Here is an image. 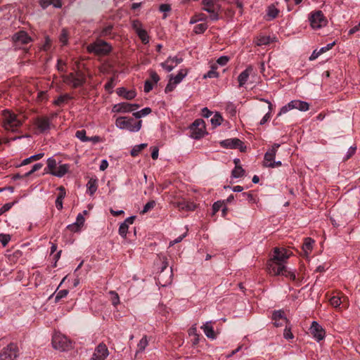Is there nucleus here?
I'll use <instances>...</instances> for the list:
<instances>
[{
  "label": "nucleus",
  "mask_w": 360,
  "mask_h": 360,
  "mask_svg": "<svg viewBox=\"0 0 360 360\" xmlns=\"http://www.w3.org/2000/svg\"><path fill=\"white\" fill-rule=\"evenodd\" d=\"M68 294V290H61L59 291H55V292L50 297V298L54 297L55 302H58L61 299L65 297Z\"/></svg>",
  "instance_id": "obj_33"
},
{
  "label": "nucleus",
  "mask_w": 360,
  "mask_h": 360,
  "mask_svg": "<svg viewBox=\"0 0 360 360\" xmlns=\"http://www.w3.org/2000/svg\"><path fill=\"white\" fill-rule=\"evenodd\" d=\"M141 120L135 122L133 117H120L116 120V127L120 129H127L131 132H137L141 128Z\"/></svg>",
  "instance_id": "obj_3"
},
{
  "label": "nucleus",
  "mask_w": 360,
  "mask_h": 360,
  "mask_svg": "<svg viewBox=\"0 0 360 360\" xmlns=\"http://www.w3.org/2000/svg\"><path fill=\"white\" fill-rule=\"evenodd\" d=\"M176 85V84H174V82L169 79V81L165 89V92L167 94L172 91L175 89Z\"/></svg>",
  "instance_id": "obj_55"
},
{
  "label": "nucleus",
  "mask_w": 360,
  "mask_h": 360,
  "mask_svg": "<svg viewBox=\"0 0 360 360\" xmlns=\"http://www.w3.org/2000/svg\"><path fill=\"white\" fill-rule=\"evenodd\" d=\"M278 10L274 6H269L268 8L267 15L271 18H275L278 14Z\"/></svg>",
  "instance_id": "obj_51"
},
{
  "label": "nucleus",
  "mask_w": 360,
  "mask_h": 360,
  "mask_svg": "<svg viewBox=\"0 0 360 360\" xmlns=\"http://www.w3.org/2000/svg\"><path fill=\"white\" fill-rule=\"evenodd\" d=\"M2 118L4 126L7 130L15 131L22 124V122L18 118L17 115L8 109L2 111Z\"/></svg>",
  "instance_id": "obj_2"
},
{
  "label": "nucleus",
  "mask_w": 360,
  "mask_h": 360,
  "mask_svg": "<svg viewBox=\"0 0 360 360\" xmlns=\"http://www.w3.org/2000/svg\"><path fill=\"white\" fill-rule=\"evenodd\" d=\"M273 271L271 273L275 276L281 275L290 280L295 281L296 278L295 273L288 269L285 265L278 266L277 264H273Z\"/></svg>",
  "instance_id": "obj_13"
},
{
  "label": "nucleus",
  "mask_w": 360,
  "mask_h": 360,
  "mask_svg": "<svg viewBox=\"0 0 360 360\" xmlns=\"http://www.w3.org/2000/svg\"><path fill=\"white\" fill-rule=\"evenodd\" d=\"M225 204L224 200H218L212 205V214H215L222 207L223 205Z\"/></svg>",
  "instance_id": "obj_46"
},
{
  "label": "nucleus",
  "mask_w": 360,
  "mask_h": 360,
  "mask_svg": "<svg viewBox=\"0 0 360 360\" xmlns=\"http://www.w3.org/2000/svg\"><path fill=\"white\" fill-rule=\"evenodd\" d=\"M70 166L68 164L60 165L56 171L49 172L46 170V173H50L57 177H63L69 170Z\"/></svg>",
  "instance_id": "obj_23"
},
{
  "label": "nucleus",
  "mask_w": 360,
  "mask_h": 360,
  "mask_svg": "<svg viewBox=\"0 0 360 360\" xmlns=\"http://www.w3.org/2000/svg\"><path fill=\"white\" fill-rule=\"evenodd\" d=\"M109 297L114 307H116L120 303V297L118 294L115 291L109 292Z\"/></svg>",
  "instance_id": "obj_39"
},
{
  "label": "nucleus",
  "mask_w": 360,
  "mask_h": 360,
  "mask_svg": "<svg viewBox=\"0 0 360 360\" xmlns=\"http://www.w3.org/2000/svg\"><path fill=\"white\" fill-rule=\"evenodd\" d=\"M13 205H14V202H8V203H6L5 205H4L0 208V216L1 214H3L4 213H5L6 212L8 211L13 207Z\"/></svg>",
  "instance_id": "obj_58"
},
{
  "label": "nucleus",
  "mask_w": 360,
  "mask_h": 360,
  "mask_svg": "<svg viewBox=\"0 0 360 360\" xmlns=\"http://www.w3.org/2000/svg\"><path fill=\"white\" fill-rule=\"evenodd\" d=\"M290 254L285 248H274L272 258L268 263V269L269 273L273 271V264L278 266H284L285 262L288 259Z\"/></svg>",
  "instance_id": "obj_1"
},
{
  "label": "nucleus",
  "mask_w": 360,
  "mask_h": 360,
  "mask_svg": "<svg viewBox=\"0 0 360 360\" xmlns=\"http://www.w3.org/2000/svg\"><path fill=\"white\" fill-rule=\"evenodd\" d=\"M18 356V347L11 343L0 352V360H15Z\"/></svg>",
  "instance_id": "obj_10"
},
{
  "label": "nucleus",
  "mask_w": 360,
  "mask_h": 360,
  "mask_svg": "<svg viewBox=\"0 0 360 360\" xmlns=\"http://www.w3.org/2000/svg\"><path fill=\"white\" fill-rule=\"evenodd\" d=\"M136 34L143 44H146L149 42V37L145 30H139Z\"/></svg>",
  "instance_id": "obj_37"
},
{
  "label": "nucleus",
  "mask_w": 360,
  "mask_h": 360,
  "mask_svg": "<svg viewBox=\"0 0 360 360\" xmlns=\"http://www.w3.org/2000/svg\"><path fill=\"white\" fill-rule=\"evenodd\" d=\"M63 81L72 85L73 88H78L85 83V77L81 72H77V75H75L74 73H70L68 75L63 77Z\"/></svg>",
  "instance_id": "obj_9"
},
{
  "label": "nucleus",
  "mask_w": 360,
  "mask_h": 360,
  "mask_svg": "<svg viewBox=\"0 0 360 360\" xmlns=\"http://www.w3.org/2000/svg\"><path fill=\"white\" fill-rule=\"evenodd\" d=\"M147 143H141L134 146L130 151L131 155L133 157L137 156L143 148L147 147Z\"/></svg>",
  "instance_id": "obj_35"
},
{
  "label": "nucleus",
  "mask_w": 360,
  "mask_h": 360,
  "mask_svg": "<svg viewBox=\"0 0 360 360\" xmlns=\"http://www.w3.org/2000/svg\"><path fill=\"white\" fill-rule=\"evenodd\" d=\"M42 167H43V164L42 163L34 164L32 166V168L29 172H26L25 174V176H30V175H32L36 171L39 170Z\"/></svg>",
  "instance_id": "obj_49"
},
{
  "label": "nucleus",
  "mask_w": 360,
  "mask_h": 360,
  "mask_svg": "<svg viewBox=\"0 0 360 360\" xmlns=\"http://www.w3.org/2000/svg\"><path fill=\"white\" fill-rule=\"evenodd\" d=\"M12 40L16 47L20 48L21 46L29 44L32 39L26 32L19 31L13 35Z\"/></svg>",
  "instance_id": "obj_12"
},
{
  "label": "nucleus",
  "mask_w": 360,
  "mask_h": 360,
  "mask_svg": "<svg viewBox=\"0 0 360 360\" xmlns=\"http://www.w3.org/2000/svg\"><path fill=\"white\" fill-rule=\"evenodd\" d=\"M271 42L270 37L267 36H262L258 38L257 45V46H263L268 45Z\"/></svg>",
  "instance_id": "obj_41"
},
{
  "label": "nucleus",
  "mask_w": 360,
  "mask_h": 360,
  "mask_svg": "<svg viewBox=\"0 0 360 360\" xmlns=\"http://www.w3.org/2000/svg\"><path fill=\"white\" fill-rule=\"evenodd\" d=\"M282 165L281 161H274L273 160L271 162L269 163H264V166L266 167H270V168H275L278 167Z\"/></svg>",
  "instance_id": "obj_59"
},
{
  "label": "nucleus",
  "mask_w": 360,
  "mask_h": 360,
  "mask_svg": "<svg viewBox=\"0 0 360 360\" xmlns=\"http://www.w3.org/2000/svg\"><path fill=\"white\" fill-rule=\"evenodd\" d=\"M148 342L146 336H143L138 343L139 352H143L147 347Z\"/></svg>",
  "instance_id": "obj_44"
},
{
  "label": "nucleus",
  "mask_w": 360,
  "mask_h": 360,
  "mask_svg": "<svg viewBox=\"0 0 360 360\" xmlns=\"http://www.w3.org/2000/svg\"><path fill=\"white\" fill-rule=\"evenodd\" d=\"M222 120V116L219 112H216L211 118L210 122L214 127H217L221 124Z\"/></svg>",
  "instance_id": "obj_36"
},
{
  "label": "nucleus",
  "mask_w": 360,
  "mask_h": 360,
  "mask_svg": "<svg viewBox=\"0 0 360 360\" xmlns=\"http://www.w3.org/2000/svg\"><path fill=\"white\" fill-rule=\"evenodd\" d=\"M330 302L334 307H338L341 304V300L339 297L334 296L330 300Z\"/></svg>",
  "instance_id": "obj_61"
},
{
  "label": "nucleus",
  "mask_w": 360,
  "mask_h": 360,
  "mask_svg": "<svg viewBox=\"0 0 360 360\" xmlns=\"http://www.w3.org/2000/svg\"><path fill=\"white\" fill-rule=\"evenodd\" d=\"M274 323L275 327H279L283 326V323H288L286 316H273Z\"/></svg>",
  "instance_id": "obj_38"
},
{
  "label": "nucleus",
  "mask_w": 360,
  "mask_h": 360,
  "mask_svg": "<svg viewBox=\"0 0 360 360\" xmlns=\"http://www.w3.org/2000/svg\"><path fill=\"white\" fill-rule=\"evenodd\" d=\"M75 136L82 142L89 141V137L86 136V131L84 129L77 131Z\"/></svg>",
  "instance_id": "obj_40"
},
{
  "label": "nucleus",
  "mask_w": 360,
  "mask_h": 360,
  "mask_svg": "<svg viewBox=\"0 0 360 360\" xmlns=\"http://www.w3.org/2000/svg\"><path fill=\"white\" fill-rule=\"evenodd\" d=\"M281 146L280 143H274L271 148H269L265 153L264 157V163H269L274 160L278 148Z\"/></svg>",
  "instance_id": "obj_19"
},
{
  "label": "nucleus",
  "mask_w": 360,
  "mask_h": 360,
  "mask_svg": "<svg viewBox=\"0 0 360 360\" xmlns=\"http://www.w3.org/2000/svg\"><path fill=\"white\" fill-rule=\"evenodd\" d=\"M212 324V321H207L201 326V329L203 330L204 333L208 338L214 340L217 338V335L214 330Z\"/></svg>",
  "instance_id": "obj_21"
},
{
  "label": "nucleus",
  "mask_w": 360,
  "mask_h": 360,
  "mask_svg": "<svg viewBox=\"0 0 360 360\" xmlns=\"http://www.w3.org/2000/svg\"><path fill=\"white\" fill-rule=\"evenodd\" d=\"M314 243V240L311 238H306L304 239L302 249L305 257H308L309 254L312 250Z\"/></svg>",
  "instance_id": "obj_25"
},
{
  "label": "nucleus",
  "mask_w": 360,
  "mask_h": 360,
  "mask_svg": "<svg viewBox=\"0 0 360 360\" xmlns=\"http://www.w3.org/2000/svg\"><path fill=\"white\" fill-rule=\"evenodd\" d=\"M56 167V161L53 158H49L47 159V167L51 172Z\"/></svg>",
  "instance_id": "obj_53"
},
{
  "label": "nucleus",
  "mask_w": 360,
  "mask_h": 360,
  "mask_svg": "<svg viewBox=\"0 0 360 360\" xmlns=\"http://www.w3.org/2000/svg\"><path fill=\"white\" fill-rule=\"evenodd\" d=\"M244 174L245 170L240 165H236L231 172V177L235 179L242 177Z\"/></svg>",
  "instance_id": "obj_34"
},
{
  "label": "nucleus",
  "mask_w": 360,
  "mask_h": 360,
  "mask_svg": "<svg viewBox=\"0 0 360 360\" xmlns=\"http://www.w3.org/2000/svg\"><path fill=\"white\" fill-rule=\"evenodd\" d=\"M11 236L9 234L0 233V242L3 247H6L11 240Z\"/></svg>",
  "instance_id": "obj_48"
},
{
  "label": "nucleus",
  "mask_w": 360,
  "mask_h": 360,
  "mask_svg": "<svg viewBox=\"0 0 360 360\" xmlns=\"http://www.w3.org/2000/svg\"><path fill=\"white\" fill-rule=\"evenodd\" d=\"M68 32L66 29H63L59 37L60 41L63 45H65L68 43Z\"/></svg>",
  "instance_id": "obj_45"
},
{
  "label": "nucleus",
  "mask_w": 360,
  "mask_h": 360,
  "mask_svg": "<svg viewBox=\"0 0 360 360\" xmlns=\"http://www.w3.org/2000/svg\"><path fill=\"white\" fill-rule=\"evenodd\" d=\"M191 137L193 139H200L202 138L205 132V124L203 120L197 119L190 126Z\"/></svg>",
  "instance_id": "obj_8"
},
{
  "label": "nucleus",
  "mask_w": 360,
  "mask_h": 360,
  "mask_svg": "<svg viewBox=\"0 0 360 360\" xmlns=\"http://www.w3.org/2000/svg\"><path fill=\"white\" fill-rule=\"evenodd\" d=\"M202 10L210 13V19L212 21H217L219 19V12L221 6L216 3L214 0H202Z\"/></svg>",
  "instance_id": "obj_6"
},
{
  "label": "nucleus",
  "mask_w": 360,
  "mask_h": 360,
  "mask_svg": "<svg viewBox=\"0 0 360 360\" xmlns=\"http://www.w3.org/2000/svg\"><path fill=\"white\" fill-rule=\"evenodd\" d=\"M39 3L43 9L48 8L50 5H53L55 8L62 6L60 0H39Z\"/></svg>",
  "instance_id": "obj_28"
},
{
  "label": "nucleus",
  "mask_w": 360,
  "mask_h": 360,
  "mask_svg": "<svg viewBox=\"0 0 360 360\" xmlns=\"http://www.w3.org/2000/svg\"><path fill=\"white\" fill-rule=\"evenodd\" d=\"M128 229H129V226L127 225H126L125 224L121 223V224L120 225V227H119V230H118L119 234L122 238H126L127 233L128 232Z\"/></svg>",
  "instance_id": "obj_47"
},
{
  "label": "nucleus",
  "mask_w": 360,
  "mask_h": 360,
  "mask_svg": "<svg viewBox=\"0 0 360 360\" xmlns=\"http://www.w3.org/2000/svg\"><path fill=\"white\" fill-rule=\"evenodd\" d=\"M153 88V84L150 81L146 80L144 83V91L146 93L150 92Z\"/></svg>",
  "instance_id": "obj_64"
},
{
  "label": "nucleus",
  "mask_w": 360,
  "mask_h": 360,
  "mask_svg": "<svg viewBox=\"0 0 360 360\" xmlns=\"http://www.w3.org/2000/svg\"><path fill=\"white\" fill-rule=\"evenodd\" d=\"M112 111L114 112H131V109L129 103L122 102L113 105Z\"/></svg>",
  "instance_id": "obj_22"
},
{
  "label": "nucleus",
  "mask_w": 360,
  "mask_h": 360,
  "mask_svg": "<svg viewBox=\"0 0 360 360\" xmlns=\"http://www.w3.org/2000/svg\"><path fill=\"white\" fill-rule=\"evenodd\" d=\"M254 68L252 65H248L238 77V86L243 87L247 83L250 75L253 74Z\"/></svg>",
  "instance_id": "obj_17"
},
{
  "label": "nucleus",
  "mask_w": 360,
  "mask_h": 360,
  "mask_svg": "<svg viewBox=\"0 0 360 360\" xmlns=\"http://www.w3.org/2000/svg\"><path fill=\"white\" fill-rule=\"evenodd\" d=\"M356 149V147L351 146L348 149L347 152L346 153V155L343 158V160H347L349 159L355 153Z\"/></svg>",
  "instance_id": "obj_60"
},
{
  "label": "nucleus",
  "mask_w": 360,
  "mask_h": 360,
  "mask_svg": "<svg viewBox=\"0 0 360 360\" xmlns=\"http://www.w3.org/2000/svg\"><path fill=\"white\" fill-rule=\"evenodd\" d=\"M309 21L311 27L314 30H319L326 27L328 24V20L324 16L321 11H312L309 14Z\"/></svg>",
  "instance_id": "obj_5"
},
{
  "label": "nucleus",
  "mask_w": 360,
  "mask_h": 360,
  "mask_svg": "<svg viewBox=\"0 0 360 360\" xmlns=\"http://www.w3.org/2000/svg\"><path fill=\"white\" fill-rule=\"evenodd\" d=\"M207 29V25L205 23L198 24L194 27V32L196 34H202Z\"/></svg>",
  "instance_id": "obj_43"
},
{
  "label": "nucleus",
  "mask_w": 360,
  "mask_h": 360,
  "mask_svg": "<svg viewBox=\"0 0 360 360\" xmlns=\"http://www.w3.org/2000/svg\"><path fill=\"white\" fill-rule=\"evenodd\" d=\"M292 106H293L292 105H291V103L289 102L288 104H286L285 105L283 106L281 110H280V112H278V116H280L283 114H285L286 112H288L289 110H292Z\"/></svg>",
  "instance_id": "obj_52"
},
{
  "label": "nucleus",
  "mask_w": 360,
  "mask_h": 360,
  "mask_svg": "<svg viewBox=\"0 0 360 360\" xmlns=\"http://www.w3.org/2000/svg\"><path fill=\"white\" fill-rule=\"evenodd\" d=\"M217 65H213L211 66V69L203 75V79L207 78H218L219 76V74L218 72H217Z\"/></svg>",
  "instance_id": "obj_32"
},
{
  "label": "nucleus",
  "mask_w": 360,
  "mask_h": 360,
  "mask_svg": "<svg viewBox=\"0 0 360 360\" xmlns=\"http://www.w3.org/2000/svg\"><path fill=\"white\" fill-rule=\"evenodd\" d=\"M87 51L96 55L105 56L111 52L112 46L104 40L96 39L94 42L88 45Z\"/></svg>",
  "instance_id": "obj_4"
},
{
  "label": "nucleus",
  "mask_w": 360,
  "mask_h": 360,
  "mask_svg": "<svg viewBox=\"0 0 360 360\" xmlns=\"http://www.w3.org/2000/svg\"><path fill=\"white\" fill-rule=\"evenodd\" d=\"M59 193L56 200V207L58 210H61L63 209V200L65 197L66 193L65 189L63 186H60L58 188Z\"/></svg>",
  "instance_id": "obj_26"
},
{
  "label": "nucleus",
  "mask_w": 360,
  "mask_h": 360,
  "mask_svg": "<svg viewBox=\"0 0 360 360\" xmlns=\"http://www.w3.org/2000/svg\"><path fill=\"white\" fill-rule=\"evenodd\" d=\"M117 94L119 96H122L124 98L128 99V100L133 99L136 95L135 91H132V90L128 91L124 87L118 88L117 89Z\"/></svg>",
  "instance_id": "obj_24"
},
{
  "label": "nucleus",
  "mask_w": 360,
  "mask_h": 360,
  "mask_svg": "<svg viewBox=\"0 0 360 360\" xmlns=\"http://www.w3.org/2000/svg\"><path fill=\"white\" fill-rule=\"evenodd\" d=\"M182 61V58H179L177 56H169L165 62L160 63V66L167 72H169Z\"/></svg>",
  "instance_id": "obj_15"
},
{
  "label": "nucleus",
  "mask_w": 360,
  "mask_h": 360,
  "mask_svg": "<svg viewBox=\"0 0 360 360\" xmlns=\"http://www.w3.org/2000/svg\"><path fill=\"white\" fill-rule=\"evenodd\" d=\"M52 345L54 349L64 352L71 347V342L64 335L56 332L52 337Z\"/></svg>",
  "instance_id": "obj_7"
},
{
  "label": "nucleus",
  "mask_w": 360,
  "mask_h": 360,
  "mask_svg": "<svg viewBox=\"0 0 360 360\" xmlns=\"http://www.w3.org/2000/svg\"><path fill=\"white\" fill-rule=\"evenodd\" d=\"M335 44V41H333L332 43H330V44H327L326 46L321 47L319 49V53H323L329 51L330 49H331L333 47V46Z\"/></svg>",
  "instance_id": "obj_62"
},
{
  "label": "nucleus",
  "mask_w": 360,
  "mask_h": 360,
  "mask_svg": "<svg viewBox=\"0 0 360 360\" xmlns=\"http://www.w3.org/2000/svg\"><path fill=\"white\" fill-rule=\"evenodd\" d=\"M86 187L87 193L90 195H93L96 193L98 188L97 179L93 178L90 179L87 182Z\"/></svg>",
  "instance_id": "obj_30"
},
{
  "label": "nucleus",
  "mask_w": 360,
  "mask_h": 360,
  "mask_svg": "<svg viewBox=\"0 0 360 360\" xmlns=\"http://www.w3.org/2000/svg\"><path fill=\"white\" fill-rule=\"evenodd\" d=\"M84 221L85 220H84V217L83 214L79 213L77 216L76 221L75 223L77 224V225L78 226L81 227L84 224Z\"/></svg>",
  "instance_id": "obj_63"
},
{
  "label": "nucleus",
  "mask_w": 360,
  "mask_h": 360,
  "mask_svg": "<svg viewBox=\"0 0 360 360\" xmlns=\"http://www.w3.org/2000/svg\"><path fill=\"white\" fill-rule=\"evenodd\" d=\"M292 109H297L300 111H307L309 110L308 103L300 100H293L290 101Z\"/></svg>",
  "instance_id": "obj_27"
},
{
  "label": "nucleus",
  "mask_w": 360,
  "mask_h": 360,
  "mask_svg": "<svg viewBox=\"0 0 360 360\" xmlns=\"http://www.w3.org/2000/svg\"><path fill=\"white\" fill-rule=\"evenodd\" d=\"M109 355V352L106 345L100 343L95 349V351L90 360H105Z\"/></svg>",
  "instance_id": "obj_14"
},
{
  "label": "nucleus",
  "mask_w": 360,
  "mask_h": 360,
  "mask_svg": "<svg viewBox=\"0 0 360 360\" xmlns=\"http://www.w3.org/2000/svg\"><path fill=\"white\" fill-rule=\"evenodd\" d=\"M310 332L318 342L322 340L325 337V331L323 328L316 321H313L311 323Z\"/></svg>",
  "instance_id": "obj_16"
},
{
  "label": "nucleus",
  "mask_w": 360,
  "mask_h": 360,
  "mask_svg": "<svg viewBox=\"0 0 360 360\" xmlns=\"http://www.w3.org/2000/svg\"><path fill=\"white\" fill-rule=\"evenodd\" d=\"M112 28L113 27L111 25L106 26L101 30V36L105 37L109 35L111 33Z\"/></svg>",
  "instance_id": "obj_56"
},
{
  "label": "nucleus",
  "mask_w": 360,
  "mask_h": 360,
  "mask_svg": "<svg viewBox=\"0 0 360 360\" xmlns=\"http://www.w3.org/2000/svg\"><path fill=\"white\" fill-rule=\"evenodd\" d=\"M155 204H156V202L154 200H150V201L148 202L144 205V207L141 211V213L145 214V213L148 212L149 210H150L151 209H153L155 207Z\"/></svg>",
  "instance_id": "obj_50"
},
{
  "label": "nucleus",
  "mask_w": 360,
  "mask_h": 360,
  "mask_svg": "<svg viewBox=\"0 0 360 360\" xmlns=\"http://www.w3.org/2000/svg\"><path fill=\"white\" fill-rule=\"evenodd\" d=\"M174 207L178 208L179 210L186 211H193L196 205L193 202H188L186 200H179L174 202Z\"/></svg>",
  "instance_id": "obj_20"
},
{
  "label": "nucleus",
  "mask_w": 360,
  "mask_h": 360,
  "mask_svg": "<svg viewBox=\"0 0 360 360\" xmlns=\"http://www.w3.org/2000/svg\"><path fill=\"white\" fill-rule=\"evenodd\" d=\"M70 98H71V96L68 94L60 95L59 97H58V98L56 100L54 101L53 103L56 105H60L62 103H63L65 101L70 99Z\"/></svg>",
  "instance_id": "obj_42"
},
{
  "label": "nucleus",
  "mask_w": 360,
  "mask_h": 360,
  "mask_svg": "<svg viewBox=\"0 0 360 360\" xmlns=\"http://www.w3.org/2000/svg\"><path fill=\"white\" fill-rule=\"evenodd\" d=\"M283 336L287 340H290L294 338L293 334L291 332V328L290 327L285 326L284 330Z\"/></svg>",
  "instance_id": "obj_57"
},
{
  "label": "nucleus",
  "mask_w": 360,
  "mask_h": 360,
  "mask_svg": "<svg viewBox=\"0 0 360 360\" xmlns=\"http://www.w3.org/2000/svg\"><path fill=\"white\" fill-rule=\"evenodd\" d=\"M44 155V153H43L33 155L23 160L22 161V162L18 167H22V166L28 165L32 161L38 160L41 159V158H43Z\"/></svg>",
  "instance_id": "obj_31"
},
{
  "label": "nucleus",
  "mask_w": 360,
  "mask_h": 360,
  "mask_svg": "<svg viewBox=\"0 0 360 360\" xmlns=\"http://www.w3.org/2000/svg\"><path fill=\"white\" fill-rule=\"evenodd\" d=\"M36 125L39 131L44 133L50 129L51 118L47 117H38L36 120Z\"/></svg>",
  "instance_id": "obj_18"
},
{
  "label": "nucleus",
  "mask_w": 360,
  "mask_h": 360,
  "mask_svg": "<svg viewBox=\"0 0 360 360\" xmlns=\"http://www.w3.org/2000/svg\"><path fill=\"white\" fill-rule=\"evenodd\" d=\"M229 61V57L226 56H220L217 60V63L221 66H224L227 64Z\"/></svg>",
  "instance_id": "obj_54"
},
{
  "label": "nucleus",
  "mask_w": 360,
  "mask_h": 360,
  "mask_svg": "<svg viewBox=\"0 0 360 360\" xmlns=\"http://www.w3.org/2000/svg\"><path fill=\"white\" fill-rule=\"evenodd\" d=\"M188 70L186 69H181L179 71L178 74L176 76L173 75H169V79L172 80L174 84H179L184 78L187 75Z\"/></svg>",
  "instance_id": "obj_29"
},
{
  "label": "nucleus",
  "mask_w": 360,
  "mask_h": 360,
  "mask_svg": "<svg viewBox=\"0 0 360 360\" xmlns=\"http://www.w3.org/2000/svg\"><path fill=\"white\" fill-rule=\"evenodd\" d=\"M219 143L220 146L224 148H238L240 151H244L246 148V147L243 146V142L237 138L227 139L220 141Z\"/></svg>",
  "instance_id": "obj_11"
}]
</instances>
